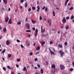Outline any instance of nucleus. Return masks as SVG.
Segmentation results:
<instances>
[{
	"label": "nucleus",
	"instance_id": "8",
	"mask_svg": "<svg viewBox=\"0 0 74 74\" xmlns=\"http://www.w3.org/2000/svg\"><path fill=\"white\" fill-rule=\"evenodd\" d=\"M11 23H12V21H11V19L10 18L8 22V24H9V25H10V24H11Z\"/></svg>",
	"mask_w": 74,
	"mask_h": 74
},
{
	"label": "nucleus",
	"instance_id": "31",
	"mask_svg": "<svg viewBox=\"0 0 74 74\" xmlns=\"http://www.w3.org/2000/svg\"><path fill=\"white\" fill-rule=\"evenodd\" d=\"M55 71L56 73H57L58 71H59V69L56 68Z\"/></svg>",
	"mask_w": 74,
	"mask_h": 74
},
{
	"label": "nucleus",
	"instance_id": "50",
	"mask_svg": "<svg viewBox=\"0 0 74 74\" xmlns=\"http://www.w3.org/2000/svg\"><path fill=\"white\" fill-rule=\"evenodd\" d=\"M40 21H41L42 20V17L41 16H40Z\"/></svg>",
	"mask_w": 74,
	"mask_h": 74
},
{
	"label": "nucleus",
	"instance_id": "55",
	"mask_svg": "<svg viewBox=\"0 0 74 74\" xmlns=\"http://www.w3.org/2000/svg\"><path fill=\"white\" fill-rule=\"evenodd\" d=\"M37 66L38 68H40V64L38 65Z\"/></svg>",
	"mask_w": 74,
	"mask_h": 74
},
{
	"label": "nucleus",
	"instance_id": "33",
	"mask_svg": "<svg viewBox=\"0 0 74 74\" xmlns=\"http://www.w3.org/2000/svg\"><path fill=\"white\" fill-rule=\"evenodd\" d=\"M29 12H30L31 11V7H30L29 9L28 10Z\"/></svg>",
	"mask_w": 74,
	"mask_h": 74
},
{
	"label": "nucleus",
	"instance_id": "60",
	"mask_svg": "<svg viewBox=\"0 0 74 74\" xmlns=\"http://www.w3.org/2000/svg\"><path fill=\"white\" fill-rule=\"evenodd\" d=\"M28 37H31V35L30 34H28Z\"/></svg>",
	"mask_w": 74,
	"mask_h": 74
},
{
	"label": "nucleus",
	"instance_id": "34",
	"mask_svg": "<svg viewBox=\"0 0 74 74\" xmlns=\"http://www.w3.org/2000/svg\"><path fill=\"white\" fill-rule=\"evenodd\" d=\"M26 67H24L23 69V71H26Z\"/></svg>",
	"mask_w": 74,
	"mask_h": 74
},
{
	"label": "nucleus",
	"instance_id": "59",
	"mask_svg": "<svg viewBox=\"0 0 74 74\" xmlns=\"http://www.w3.org/2000/svg\"><path fill=\"white\" fill-rule=\"evenodd\" d=\"M28 19V18H27V17L25 19V21L26 22L27 21V20Z\"/></svg>",
	"mask_w": 74,
	"mask_h": 74
},
{
	"label": "nucleus",
	"instance_id": "51",
	"mask_svg": "<svg viewBox=\"0 0 74 74\" xmlns=\"http://www.w3.org/2000/svg\"><path fill=\"white\" fill-rule=\"evenodd\" d=\"M39 52H37V53H36L35 54V55H38V54H39Z\"/></svg>",
	"mask_w": 74,
	"mask_h": 74
},
{
	"label": "nucleus",
	"instance_id": "53",
	"mask_svg": "<svg viewBox=\"0 0 74 74\" xmlns=\"http://www.w3.org/2000/svg\"><path fill=\"white\" fill-rule=\"evenodd\" d=\"M15 12H17L18 11V10L17 9H15Z\"/></svg>",
	"mask_w": 74,
	"mask_h": 74
},
{
	"label": "nucleus",
	"instance_id": "23",
	"mask_svg": "<svg viewBox=\"0 0 74 74\" xmlns=\"http://www.w3.org/2000/svg\"><path fill=\"white\" fill-rule=\"evenodd\" d=\"M24 1H26V0H21L20 2L21 3H22L24 2Z\"/></svg>",
	"mask_w": 74,
	"mask_h": 74
},
{
	"label": "nucleus",
	"instance_id": "2",
	"mask_svg": "<svg viewBox=\"0 0 74 74\" xmlns=\"http://www.w3.org/2000/svg\"><path fill=\"white\" fill-rule=\"evenodd\" d=\"M49 49L51 55H55V52H54L53 51H51V49H50V48H49Z\"/></svg>",
	"mask_w": 74,
	"mask_h": 74
},
{
	"label": "nucleus",
	"instance_id": "18",
	"mask_svg": "<svg viewBox=\"0 0 74 74\" xmlns=\"http://www.w3.org/2000/svg\"><path fill=\"white\" fill-rule=\"evenodd\" d=\"M7 29H6V28H4L3 30V32H5V31H6Z\"/></svg>",
	"mask_w": 74,
	"mask_h": 74
},
{
	"label": "nucleus",
	"instance_id": "45",
	"mask_svg": "<svg viewBox=\"0 0 74 74\" xmlns=\"http://www.w3.org/2000/svg\"><path fill=\"white\" fill-rule=\"evenodd\" d=\"M38 33L37 32H36L35 34V37H36V36H37V35Z\"/></svg>",
	"mask_w": 74,
	"mask_h": 74
},
{
	"label": "nucleus",
	"instance_id": "43",
	"mask_svg": "<svg viewBox=\"0 0 74 74\" xmlns=\"http://www.w3.org/2000/svg\"><path fill=\"white\" fill-rule=\"evenodd\" d=\"M67 33V32H65L63 34V36H64L65 35V34H66Z\"/></svg>",
	"mask_w": 74,
	"mask_h": 74
},
{
	"label": "nucleus",
	"instance_id": "32",
	"mask_svg": "<svg viewBox=\"0 0 74 74\" xmlns=\"http://www.w3.org/2000/svg\"><path fill=\"white\" fill-rule=\"evenodd\" d=\"M3 70H4V71H6V69L5 68L3 67Z\"/></svg>",
	"mask_w": 74,
	"mask_h": 74
},
{
	"label": "nucleus",
	"instance_id": "1",
	"mask_svg": "<svg viewBox=\"0 0 74 74\" xmlns=\"http://www.w3.org/2000/svg\"><path fill=\"white\" fill-rule=\"evenodd\" d=\"M59 53H60L61 57H63V55L64 54V53L63 52H62V50H60L59 51Z\"/></svg>",
	"mask_w": 74,
	"mask_h": 74
},
{
	"label": "nucleus",
	"instance_id": "20",
	"mask_svg": "<svg viewBox=\"0 0 74 74\" xmlns=\"http://www.w3.org/2000/svg\"><path fill=\"white\" fill-rule=\"evenodd\" d=\"M32 9L33 10H36V7L34 6H32Z\"/></svg>",
	"mask_w": 74,
	"mask_h": 74
},
{
	"label": "nucleus",
	"instance_id": "40",
	"mask_svg": "<svg viewBox=\"0 0 74 74\" xmlns=\"http://www.w3.org/2000/svg\"><path fill=\"white\" fill-rule=\"evenodd\" d=\"M64 45L65 46H67V42H65Z\"/></svg>",
	"mask_w": 74,
	"mask_h": 74
},
{
	"label": "nucleus",
	"instance_id": "17",
	"mask_svg": "<svg viewBox=\"0 0 74 74\" xmlns=\"http://www.w3.org/2000/svg\"><path fill=\"white\" fill-rule=\"evenodd\" d=\"M40 72H41V74H43V73H44V71H43V69H41Z\"/></svg>",
	"mask_w": 74,
	"mask_h": 74
},
{
	"label": "nucleus",
	"instance_id": "56",
	"mask_svg": "<svg viewBox=\"0 0 74 74\" xmlns=\"http://www.w3.org/2000/svg\"><path fill=\"white\" fill-rule=\"evenodd\" d=\"M46 63L47 65H48V61H46Z\"/></svg>",
	"mask_w": 74,
	"mask_h": 74
},
{
	"label": "nucleus",
	"instance_id": "10",
	"mask_svg": "<svg viewBox=\"0 0 74 74\" xmlns=\"http://www.w3.org/2000/svg\"><path fill=\"white\" fill-rule=\"evenodd\" d=\"M3 1L5 4H7V0H3Z\"/></svg>",
	"mask_w": 74,
	"mask_h": 74
},
{
	"label": "nucleus",
	"instance_id": "5",
	"mask_svg": "<svg viewBox=\"0 0 74 74\" xmlns=\"http://www.w3.org/2000/svg\"><path fill=\"white\" fill-rule=\"evenodd\" d=\"M5 22H8V20H9V17H8V16H6L5 17Z\"/></svg>",
	"mask_w": 74,
	"mask_h": 74
},
{
	"label": "nucleus",
	"instance_id": "16",
	"mask_svg": "<svg viewBox=\"0 0 74 74\" xmlns=\"http://www.w3.org/2000/svg\"><path fill=\"white\" fill-rule=\"evenodd\" d=\"M31 21H32V23L33 24H35V23L36 22V21H34L32 20H31Z\"/></svg>",
	"mask_w": 74,
	"mask_h": 74
},
{
	"label": "nucleus",
	"instance_id": "22",
	"mask_svg": "<svg viewBox=\"0 0 74 74\" xmlns=\"http://www.w3.org/2000/svg\"><path fill=\"white\" fill-rule=\"evenodd\" d=\"M45 44V42H43L42 43V46H43L44 45V44Z\"/></svg>",
	"mask_w": 74,
	"mask_h": 74
},
{
	"label": "nucleus",
	"instance_id": "11",
	"mask_svg": "<svg viewBox=\"0 0 74 74\" xmlns=\"http://www.w3.org/2000/svg\"><path fill=\"white\" fill-rule=\"evenodd\" d=\"M6 44L7 45H10V42H9V40H7L6 42Z\"/></svg>",
	"mask_w": 74,
	"mask_h": 74
},
{
	"label": "nucleus",
	"instance_id": "44",
	"mask_svg": "<svg viewBox=\"0 0 74 74\" xmlns=\"http://www.w3.org/2000/svg\"><path fill=\"white\" fill-rule=\"evenodd\" d=\"M20 60L19 58H18V59H17V62H20Z\"/></svg>",
	"mask_w": 74,
	"mask_h": 74
},
{
	"label": "nucleus",
	"instance_id": "37",
	"mask_svg": "<svg viewBox=\"0 0 74 74\" xmlns=\"http://www.w3.org/2000/svg\"><path fill=\"white\" fill-rule=\"evenodd\" d=\"M67 2L65 1V7L66 6V5H67Z\"/></svg>",
	"mask_w": 74,
	"mask_h": 74
},
{
	"label": "nucleus",
	"instance_id": "52",
	"mask_svg": "<svg viewBox=\"0 0 74 74\" xmlns=\"http://www.w3.org/2000/svg\"><path fill=\"white\" fill-rule=\"evenodd\" d=\"M21 47L22 48H24V46H23L22 45H21Z\"/></svg>",
	"mask_w": 74,
	"mask_h": 74
},
{
	"label": "nucleus",
	"instance_id": "35",
	"mask_svg": "<svg viewBox=\"0 0 74 74\" xmlns=\"http://www.w3.org/2000/svg\"><path fill=\"white\" fill-rule=\"evenodd\" d=\"M45 11L46 12H47L48 11V8L46 7L45 9Z\"/></svg>",
	"mask_w": 74,
	"mask_h": 74
},
{
	"label": "nucleus",
	"instance_id": "4",
	"mask_svg": "<svg viewBox=\"0 0 74 74\" xmlns=\"http://www.w3.org/2000/svg\"><path fill=\"white\" fill-rule=\"evenodd\" d=\"M60 67L62 70H63L65 69V67H64V66L62 65H60Z\"/></svg>",
	"mask_w": 74,
	"mask_h": 74
},
{
	"label": "nucleus",
	"instance_id": "21",
	"mask_svg": "<svg viewBox=\"0 0 74 74\" xmlns=\"http://www.w3.org/2000/svg\"><path fill=\"white\" fill-rule=\"evenodd\" d=\"M74 18V15H72L71 18V20L73 19Z\"/></svg>",
	"mask_w": 74,
	"mask_h": 74
},
{
	"label": "nucleus",
	"instance_id": "28",
	"mask_svg": "<svg viewBox=\"0 0 74 74\" xmlns=\"http://www.w3.org/2000/svg\"><path fill=\"white\" fill-rule=\"evenodd\" d=\"M8 58H10V57H11V54H8Z\"/></svg>",
	"mask_w": 74,
	"mask_h": 74
},
{
	"label": "nucleus",
	"instance_id": "47",
	"mask_svg": "<svg viewBox=\"0 0 74 74\" xmlns=\"http://www.w3.org/2000/svg\"><path fill=\"white\" fill-rule=\"evenodd\" d=\"M16 41H17V42H21L20 40H19L18 39Z\"/></svg>",
	"mask_w": 74,
	"mask_h": 74
},
{
	"label": "nucleus",
	"instance_id": "7",
	"mask_svg": "<svg viewBox=\"0 0 74 74\" xmlns=\"http://www.w3.org/2000/svg\"><path fill=\"white\" fill-rule=\"evenodd\" d=\"M53 68L54 70H55V65L54 64H53L51 65V69H53Z\"/></svg>",
	"mask_w": 74,
	"mask_h": 74
},
{
	"label": "nucleus",
	"instance_id": "41",
	"mask_svg": "<svg viewBox=\"0 0 74 74\" xmlns=\"http://www.w3.org/2000/svg\"><path fill=\"white\" fill-rule=\"evenodd\" d=\"M47 22H48V23H50L51 22V19H49L47 20Z\"/></svg>",
	"mask_w": 74,
	"mask_h": 74
},
{
	"label": "nucleus",
	"instance_id": "27",
	"mask_svg": "<svg viewBox=\"0 0 74 74\" xmlns=\"http://www.w3.org/2000/svg\"><path fill=\"white\" fill-rule=\"evenodd\" d=\"M29 55H30L31 56H32L33 55V53L32 52H31L30 53H29Z\"/></svg>",
	"mask_w": 74,
	"mask_h": 74
},
{
	"label": "nucleus",
	"instance_id": "62",
	"mask_svg": "<svg viewBox=\"0 0 74 74\" xmlns=\"http://www.w3.org/2000/svg\"><path fill=\"white\" fill-rule=\"evenodd\" d=\"M71 5V4L70 3H69L68 4V6H70Z\"/></svg>",
	"mask_w": 74,
	"mask_h": 74
},
{
	"label": "nucleus",
	"instance_id": "58",
	"mask_svg": "<svg viewBox=\"0 0 74 74\" xmlns=\"http://www.w3.org/2000/svg\"><path fill=\"white\" fill-rule=\"evenodd\" d=\"M37 58H36L34 59V60L35 61H37Z\"/></svg>",
	"mask_w": 74,
	"mask_h": 74
},
{
	"label": "nucleus",
	"instance_id": "3",
	"mask_svg": "<svg viewBox=\"0 0 74 74\" xmlns=\"http://www.w3.org/2000/svg\"><path fill=\"white\" fill-rule=\"evenodd\" d=\"M25 26H26V28H27L28 29H30V25L28 23H27L25 24Z\"/></svg>",
	"mask_w": 74,
	"mask_h": 74
},
{
	"label": "nucleus",
	"instance_id": "42",
	"mask_svg": "<svg viewBox=\"0 0 74 74\" xmlns=\"http://www.w3.org/2000/svg\"><path fill=\"white\" fill-rule=\"evenodd\" d=\"M17 24L18 25H21V22H17Z\"/></svg>",
	"mask_w": 74,
	"mask_h": 74
},
{
	"label": "nucleus",
	"instance_id": "38",
	"mask_svg": "<svg viewBox=\"0 0 74 74\" xmlns=\"http://www.w3.org/2000/svg\"><path fill=\"white\" fill-rule=\"evenodd\" d=\"M7 67L8 69H10V70H11V68H10V67L9 66H8Z\"/></svg>",
	"mask_w": 74,
	"mask_h": 74
},
{
	"label": "nucleus",
	"instance_id": "30",
	"mask_svg": "<svg viewBox=\"0 0 74 74\" xmlns=\"http://www.w3.org/2000/svg\"><path fill=\"white\" fill-rule=\"evenodd\" d=\"M47 35L46 34L44 35V34H43L42 36V37H47Z\"/></svg>",
	"mask_w": 74,
	"mask_h": 74
},
{
	"label": "nucleus",
	"instance_id": "63",
	"mask_svg": "<svg viewBox=\"0 0 74 74\" xmlns=\"http://www.w3.org/2000/svg\"><path fill=\"white\" fill-rule=\"evenodd\" d=\"M32 29H33L34 31L35 30V28H32Z\"/></svg>",
	"mask_w": 74,
	"mask_h": 74
},
{
	"label": "nucleus",
	"instance_id": "19",
	"mask_svg": "<svg viewBox=\"0 0 74 74\" xmlns=\"http://www.w3.org/2000/svg\"><path fill=\"white\" fill-rule=\"evenodd\" d=\"M53 16H55V12L54 11H53Z\"/></svg>",
	"mask_w": 74,
	"mask_h": 74
},
{
	"label": "nucleus",
	"instance_id": "6",
	"mask_svg": "<svg viewBox=\"0 0 74 74\" xmlns=\"http://www.w3.org/2000/svg\"><path fill=\"white\" fill-rule=\"evenodd\" d=\"M62 23H65L66 22V19L65 17H64L62 20Z\"/></svg>",
	"mask_w": 74,
	"mask_h": 74
},
{
	"label": "nucleus",
	"instance_id": "54",
	"mask_svg": "<svg viewBox=\"0 0 74 74\" xmlns=\"http://www.w3.org/2000/svg\"><path fill=\"white\" fill-rule=\"evenodd\" d=\"M26 32H30V30H26Z\"/></svg>",
	"mask_w": 74,
	"mask_h": 74
},
{
	"label": "nucleus",
	"instance_id": "49",
	"mask_svg": "<svg viewBox=\"0 0 74 74\" xmlns=\"http://www.w3.org/2000/svg\"><path fill=\"white\" fill-rule=\"evenodd\" d=\"M11 74H15V73H14V71H12L11 72Z\"/></svg>",
	"mask_w": 74,
	"mask_h": 74
},
{
	"label": "nucleus",
	"instance_id": "26",
	"mask_svg": "<svg viewBox=\"0 0 74 74\" xmlns=\"http://www.w3.org/2000/svg\"><path fill=\"white\" fill-rule=\"evenodd\" d=\"M73 9V7L72 6L71 8H69V10H72Z\"/></svg>",
	"mask_w": 74,
	"mask_h": 74
},
{
	"label": "nucleus",
	"instance_id": "24",
	"mask_svg": "<svg viewBox=\"0 0 74 74\" xmlns=\"http://www.w3.org/2000/svg\"><path fill=\"white\" fill-rule=\"evenodd\" d=\"M35 31H36V33H38V29L37 28H36V29Z\"/></svg>",
	"mask_w": 74,
	"mask_h": 74
},
{
	"label": "nucleus",
	"instance_id": "14",
	"mask_svg": "<svg viewBox=\"0 0 74 74\" xmlns=\"http://www.w3.org/2000/svg\"><path fill=\"white\" fill-rule=\"evenodd\" d=\"M37 8L38 9V10H37V12H38L39 11V10H40V8L39 6H37Z\"/></svg>",
	"mask_w": 74,
	"mask_h": 74
},
{
	"label": "nucleus",
	"instance_id": "39",
	"mask_svg": "<svg viewBox=\"0 0 74 74\" xmlns=\"http://www.w3.org/2000/svg\"><path fill=\"white\" fill-rule=\"evenodd\" d=\"M70 71H73V68H70Z\"/></svg>",
	"mask_w": 74,
	"mask_h": 74
},
{
	"label": "nucleus",
	"instance_id": "13",
	"mask_svg": "<svg viewBox=\"0 0 74 74\" xmlns=\"http://www.w3.org/2000/svg\"><path fill=\"white\" fill-rule=\"evenodd\" d=\"M58 46L59 48H63V46H62V45H60V44H58Z\"/></svg>",
	"mask_w": 74,
	"mask_h": 74
},
{
	"label": "nucleus",
	"instance_id": "57",
	"mask_svg": "<svg viewBox=\"0 0 74 74\" xmlns=\"http://www.w3.org/2000/svg\"><path fill=\"white\" fill-rule=\"evenodd\" d=\"M52 25V23H50V24H49V26L51 27V25Z\"/></svg>",
	"mask_w": 74,
	"mask_h": 74
},
{
	"label": "nucleus",
	"instance_id": "61",
	"mask_svg": "<svg viewBox=\"0 0 74 74\" xmlns=\"http://www.w3.org/2000/svg\"><path fill=\"white\" fill-rule=\"evenodd\" d=\"M45 8V6H44L43 8H42V10H44Z\"/></svg>",
	"mask_w": 74,
	"mask_h": 74
},
{
	"label": "nucleus",
	"instance_id": "15",
	"mask_svg": "<svg viewBox=\"0 0 74 74\" xmlns=\"http://www.w3.org/2000/svg\"><path fill=\"white\" fill-rule=\"evenodd\" d=\"M65 29H69V26L67 25H66V26H65Z\"/></svg>",
	"mask_w": 74,
	"mask_h": 74
},
{
	"label": "nucleus",
	"instance_id": "25",
	"mask_svg": "<svg viewBox=\"0 0 74 74\" xmlns=\"http://www.w3.org/2000/svg\"><path fill=\"white\" fill-rule=\"evenodd\" d=\"M27 3H26L25 4V7H27Z\"/></svg>",
	"mask_w": 74,
	"mask_h": 74
},
{
	"label": "nucleus",
	"instance_id": "9",
	"mask_svg": "<svg viewBox=\"0 0 74 74\" xmlns=\"http://www.w3.org/2000/svg\"><path fill=\"white\" fill-rule=\"evenodd\" d=\"M45 29H42V27H41V32L42 33H44L45 32Z\"/></svg>",
	"mask_w": 74,
	"mask_h": 74
},
{
	"label": "nucleus",
	"instance_id": "29",
	"mask_svg": "<svg viewBox=\"0 0 74 74\" xmlns=\"http://www.w3.org/2000/svg\"><path fill=\"white\" fill-rule=\"evenodd\" d=\"M5 51H6V49H4L3 51H2V53H4L5 52Z\"/></svg>",
	"mask_w": 74,
	"mask_h": 74
},
{
	"label": "nucleus",
	"instance_id": "12",
	"mask_svg": "<svg viewBox=\"0 0 74 74\" xmlns=\"http://www.w3.org/2000/svg\"><path fill=\"white\" fill-rule=\"evenodd\" d=\"M40 47L39 46H38L36 48V50L37 51H38L39 50H40Z\"/></svg>",
	"mask_w": 74,
	"mask_h": 74
},
{
	"label": "nucleus",
	"instance_id": "36",
	"mask_svg": "<svg viewBox=\"0 0 74 74\" xmlns=\"http://www.w3.org/2000/svg\"><path fill=\"white\" fill-rule=\"evenodd\" d=\"M66 19L67 20H68L70 19V17L69 16L66 17Z\"/></svg>",
	"mask_w": 74,
	"mask_h": 74
},
{
	"label": "nucleus",
	"instance_id": "48",
	"mask_svg": "<svg viewBox=\"0 0 74 74\" xmlns=\"http://www.w3.org/2000/svg\"><path fill=\"white\" fill-rule=\"evenodd\" d=\"M52 49L53 50V51L54 52H56V51H55V49L54 48H53Z\"/></svg>",
	"mask_w": 74,
	"mask_h": 74
},
{
	"label": "nucleus",
	"instance_id": "64",
	"mask_svg": "<svg viewBox=\"0 0 74 74\" xmlns=\"http://www.w3.org/2000/svg\"><path fill=\"white\" fill-rule=\"evenodd\" d=\"M72 64L73 66L74 67V62H72Z\"/></svg>",
	"mask_w": 74,
	"mask_h": 74
},
{
	"label": "nucleus",
	"instance_id": "46",
	"mask_svg": "<svg viewBox=\"0 0 74 74\" xmlns=\"http://www.w3.org/2000/svg\"><path fill=\"white\" fill-rule=\"evenodd\" d=\"M53 41H50V44H53Z\"/></svg>",
	"mask_w": 74,
	"mask_h": 74
}]
</instances>
